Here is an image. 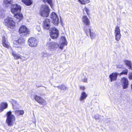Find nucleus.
<instances>
[{
  "mask_svg": "<svg viewBox=\"0 0 132 132\" xmlns=\"http://www.w3.org/2000/svg\"><path fill=\"white\" fill-rule=\"evenodd\" d=\"M80 89L82 90H84L85 89V87L84 86H80Z\"/></svg>",
  "mask_w": 132,
  "mask_h": 132,
  "instance_id": "nucleus-37",
  "label": "nucleus"
},
{
  "mask_svg": "<svg viewBox=\"0 0 132 132\" xmlns=\"http://www.w3.org/2000/svg\"><path fill=\"white\" fill-rule=\"evenodd\" d=\"M13 43L14 47L21 50L22 46L25 43V40L23 38H20L18 40H14Z\"/></svg>",
  "mask_w": 132,
  "mask_h": 132,
  "instance_id": "nucleus-5",
  "label": "nucleus"
},
{
  "mask_svg": "<svg viewBox=\"0 0 132 132\" xmlns=\"http://www.w3.org/2000/svg\"><path fill=\"white\" fill-rule=\"evenodd\" d=\"M7 116L6 122L9 126H12L13 122L15 120V117L12 114V112L10 111L7 112Z\"/></svg>",
  "mask_w": 132,
  "mask_h": 132,
  "instance_id": "nucleus-6",
  "label": "nucleus"
},
{
  "mask_svg": "<svg viewBox=\"0 0 132 132\" xmlns=\"http://www.w3.org/2000/svg\"><path fill=\"white\" fill-rule=\"evenodd\" d=\"M124 62L126 65L129 67L128 68L132 70V65L131 62L128 60H125Z\"/></svg>",
  "mask_w": 132,
  "mask_h": 132,
  "instance_id": "nucleus-25",
  "label": "nucleus"
},
{
  "mask_svg": "<svg viewBox=\"0 0 132 132\" xmlns=\"http://www.w3.org/2000/svg\"><path fill=\"white\" fill-rule=\"evenodd\" d=\"M28 44L29 46L30 47H36L37 45L38 42L36 38L34 37H31L28 39Z\"/></svg>",
  "mask_w": 132,
  "mask_h": 132,
  "instance_id": "nucleus-11",
  "label": "nucleus"
},
{
  "mask_svg": "<svg viewBox=\"0 0 132 132\" xmlns=\"http://www.w3.org/2000/svg\"><path fill=\"white\" fill-rule=\"evenodd\" d=\"M82 21L83 24L86 26H88L90 24V21L87 17L86 15H84L82 17Z\"/></svg>",
  "mask_w": 132,
  "mask_h": 132,
  "instance_id": "nucleus-16",
  "label": "nucleus"
},
{
  "mask_svg": "<svg viewBox=\"0 0 132 132\" xmlns=\"http://www.w3.org/2000/svg\"><path fill=\"white\" fill-rule=\"evenodd\" d=\"M8 107V104L6 102H3L0 104V112L3 111Z\"/></svg>",
  "mask_w": 132,
  "mask_h": 132,
  "instance_id": "nucleus-20",
  "label": "nucleus"
},
{
  "mask_svg": "<svg viewBox=\"0 0 132 132\" xmlns=\"http://www.w3.org/2000/svg\"><path fill=\"white\" fill-rule=\"evenodd\" d=\"M119 75V73L117 72H113L110 74L109 76V78L110 81L112 82L116 81Z\"/></svg>",
  "mask_w": 132,
  "mask_h": 132,
  "instance_id": "nucleus-15",
  "label": "nucleus"
},
{
  "mask_svg": "<svg viewBox=\"0 0 132 132\" xmlns=\"http://www.w3.org/2000/svg\"><path fill=\"white\" fill-rule=\"evenodd\" d=\"M83 11H85L86 12L87 15H88L89 14V10L86 7H85Z\"/></svg>",
  "mask_w": 132,
  "mask_h": 132,
  "instance_id": "nucleus-32",
  "label": "nucleus"
},
{
  "mask_svg": "<svg viewBox=\"0 0 132 132\" xmlns=\"http://www.w3.org/2000/svg\"><path fill=\"white\" fill-rule=\"evenodd\" d=\"M34 98L36 102L43 106L47 104L46 102L45 99L37 95L34 96Z\"/></svg>",
  "mask_w": 132,
  "mask_h": 132,
  "instance_id": "nucleus-10",
  "label": "nucleus"
},
{
  "mask_svg": "<svg viewBox=\"0 0 132 132\" xmlns=\"http://www.w3.org/2000/svg\"><path fill=\"white\" fill-rule=\"evenodd\" d=\"M21 9V7L17 4L13 5L11 6V11L14 14V17L16 19L15 20L18 22H19L23 18V15L20 12Z\"/></svg>",
  "mask_w": 132,
  "mask_h": 132,
  "instance_id": "nucleus-2",
  "label": "nucleus"
},
{
  "mask_svg": "<svg viewBox=\"0 0 132 132\" xmlns=\"http://www.w3.org/2000/svg\"><path fill=\"white\" fill-rule=\"evenodd\" d=\"M128 72V70L127 69H125L123 70L121 73H119V75L120 76H121L122 75H127Z\"/></svg>",
  "mask_w": 132,
  "mask_h": 132,
  "instance_id": "nucleus-31",
  "label": "nucleus"
},
{
  "mask_svg": "<svg viewBox=\"0 0 132 132\" xmlns=\"http://www.w3.org/2000/svg\"><path fill=\"white\" fill-rule=\"evenodd\" d=\"M59 35L58 30L55 28H52L50 30V35L53 39L57 38Z\"/></svg>",
  "mask_w": 132,
  "mask_h": 132,
  "instance_id": "nucleus-7",
  "label": "nucleus"
},
{
  "mask_svg": "<svg viewBox=\"0 0 132 132\" xmlns=\"http://www.w3.org/2000/svg\"><path fill=\"white\" fill-rule=\"evenodd\" d=\"M100 116H99L98 114H96L95 116V119L96 120L98 119L99 118Z\"/></svg>",
  "mask_w": 132,
  "mask_h": 132,
  "instance_id": "nucleus-35",
  "label": "nucleus"
},
{
  "mask_svg": "<svg viewBox=\"0 0 132 132\" xmlns=\"http://www.w3.org/2000/svg\"><path fill=\"white\" fill-rule=\"evenodd\" d=\"M89 31L90 33V37L92 39L95 38L97 37V35L94 32L91 31L90 29H89Z\"/></svg>",
  "mask_w": 132,
  "mask_h": 132,
  "instance_id": "nucleus-23",
  "label": "nucleus"
},
{
  "mask_svg": "<svg viewBox=\"0 0 132 132\" xmlns=\"http://www.w3.org/2000/svg\"><path fill=\"white\" fill-rule=\"evenodd\" d=\"M36 29L38 32L40 31L41 30V29L39 26H37L36 27Z\"/></svg>",
  "mask_w": 132,
  "mask_h": 132,
  "instance_id": "nucleus-34",
  "label": "nucleus"
},
{
  "mask_svg": "<svg viewBox=\"0 0 132 132\" xmlns=\"http://www.w3.org/2000/svg\"><path fill=\"white\" fill-rule=\"evenodd\" d=\"M22 2L27 6L30 5L32 3V1L31 0H22Z\"/></svg>",
  "mask_w": 132,
  "mask_h": 132,
  "instance_id": "nucleus-24",
  "label": "nucleus"
},
{
  "mask_svg": "<svg viewBox=\"0 0 132 132\" xmlns=\"http://www.w3.org/2000/svg\"><path fill=\"white\" fill-rule=\"evenodd\" d=\"M2 14V13L1 12H0V16H1Z\"/></svg>",
  "mask_w": 132,
  "mask_h": 132,
  "instance_id": "nucleus-39",
  "label": "nucleus"
},
{
  "mask_svg": "<svg viewBox=\"0 0 132 132\" xmlns=\"http://www.w3.org/2000/svg\"><path fill=\"white\" fill-rule=\"evenodd\" d=\"M50 18L52 20V23L55 25H57L59 23V17L55 12H53L51 13Z\"/></svg>",
  "mask_w": 132,
  "mask_h": 132,
  "instance_id": "nucleus-8",
  "label": "nucleus"
},
{
  "mask_svg": "<svg viewBox=\"0 0 132 132\" xmlns=\"http://www.w3.org/2000/svg\"><path fill=\"white\" fill-rule=\"evenodd\" d=\"M121 83L123 89L127 88L129 85V81L128 79L125 77L121 78Z\"/></svg>",
  "mask_w": 132,
  "mask_h": 132,
  "instance_id": "nucleus-13",
  "label": "nucleus"
},
{
  "mask_svg": "<svg viewBox=\"0 0 132 132\" xmlns=\"http://www.w3.org/2000/svg\"><path fill=\"white\" fill-rule=\"evenodd\" d=\"M114 35L116 40L119 41L121 39V35L120 32V30L118 26H116L115 28Z\"/></svg>",
  "mask_w": 132,
  "mask_h": 132,
  "instance_id": "nucleus-9",
  "label": "nucleus"
},
{
  "mask_svg": "<svg viewBox=\"0 0 132 132\" xmlns=\"http://www.w3.org/2000/svg\"><path fill=\"white\" fill-rule=\"evenodd\" d=\"M67 43L64 37L62 36L60 38V43L58 44L55 42H52L48 44V49L52 52L55 51L58 48V47L61 50L63 49L65 45H67Z\"/></svg>",
  "mask_w": 132,
  "mask_h": 132,
  "instance_id": "nucleus-1",
  "label": "nucleus"
},
{
  "mask_svg": "<svg viewBox=\"0 0 132 132\" xmlns=\"http://www.w3.org/2000/svg\"><path fill=\"white\" fill-rule=\"evenodd\" d=\"M11 102L12 105L14 110L19 109L21 107L19 104L16 101L13 100H12Z\"/></svg>",
  "mask_w": 132,
  "mask_h": 132,
  "instance_id": "nucleus-18",
  "label": "nucleus"
},
{
  "mask_svg": "<svg viewBox=\"0 0 132 132\" xmlns=\"http://www.w3.org/2000/svg\"><path fill=\"white\" fill-rule=\"evenodd\" d=\"M54 87H55L56 86H54Z\"/></svg>",
  "mask_w": 132,
  "mask_h": 132,
  "instance_id": "nucleus-40",
  "label": "nucleus"
},
{
  "mask_svg": "<svg viewBox=\"0 0 132 132\" xmlns=\"http://www.w3.org/2000/svg\"><path fill=\"white\" fill-rule=\"evenodd\" d=\"M51 55L50 54L47 53L46 51L42 52L41 53V56L42 57H46L48 58Z\"/></svg>",
  "mask_w": 132,
  "mask_h": 132,
  "instance_id": "nucleus-27",
  "label": "nucleus"
},
{
  "mask_svg": "<svg viewBox=\"0 0 132 132\" xmlns=\"http://www.w3.org/2000/svg\"><path fill=\"white\" fill-rule=\"evenodd\" d=\"M122 67V65H117V68H121Z\"/></svg>",
  "mask_w": 132,
  "mask_h": 132,
  "instance_id": "nucleus-38",
  "label": "nucleus"
},
{
  "mask_svg": "<svg viewBox=\"0 0 132 132\" xmlns=\"http://www.w3.org/2000/svg\"><path fill=\"white\" fill-rule=\"evenodd\" d=\"M78 1L81 4L83 5L88 3L90 2L89 0H78Z\"/></svg>",
  "mask_w": 132,
  "mask_h": 132,
  "instance_id": "nucleus-28",
  "label": "nucleus"
},
{
  "mask_svg": "<svg viewBox=\"0 0 132 132\" xmlns=\"http://www.w3.org/2000/svg\"><path fill=\"white\" fill-rule=\"evenodd\" d=\"M2 44L4 47L7 48H9L11 47L7 38H6L4 37H3Z\"/></svg>",
  "mask_w": 132,
  "mask_h": 132,
  "instance_id": "nucleus-17",
  "label": "nucleus"
},
{
  "mask_svg": "<svg viewBox=\"0 0 132 132\" xmlns=\"http://www.w3.org/2000/svg\"><path fill=\"white\" fill-rule=\"evenodd\" d=\"M50 9L46 5H42L40 9L39 14L43 17H48L49 15Z\"/></svg>",
  "mask_w": 132,
  "mask_h": 132,
  "instance_id": "nucleus-4",
  "label": "nucleus"
},
{
  "mask_svg": "<svg viewBox=\"0 0 132 132\" xmlns=\"http://www.w3.org/2000/svg\"><path fill=\"white\" fill-rule=\"evenodd\" d=\"M129 78L130 79H132V73H130L129 75Z\"/></svg>",
  "mask_w": 132,
  "mask_h": 132,
  "instance_id": "nucleus-36",
  "label": "nucleus"
},
{
  "mask_svg": "<svg viewBox=\"0 0 132 132\" xmlns=\"http://www.w3.org/2000/svg\"><path fill=\"white\" fill-rule=\"evenodd\" d=\"M56 87H57L58 89L61 90H65L67 88L66 86L63 84H61Z\"/></svg>",
  "mask_w": 132,
  "mask_h": 132,
  "instance_id": "nucleus-29",
  "label": "nucleus"
},
{
  "mask_svg": "<svg viewBox=\"0 0 132 132\" xmlns=\"http://www.w3.org/2000/svg\"><path fill=\"white\" fill-rule=\"evenodd\" d=\"M11 53L14 58L15 59L17 60L19 59H23V57L21 55H19V54H16L15 52L13 50H12V51ZM24 59H23L24 60L27 59V58H25L24 57Z\"/></svg>",
  "mask_w": 132,
  "mask_h": 132,
  "instance_id": "nucleus-19",
  "label": "nucleus"
},
{
  "mask_svg": "<svg viewBox=\"0 0 132 132\" xmlns=\"http://www.w3.org/2000/svg\"><path fill=\"white\" fill-rule=\"evenodd\" d=\"M4 23L8 29H13L15 27V23L13 19L8 16L4 20Z\"/></svg>",
  "mask_w": 132,
  "mask_h": 132,
  "instance_id": "nucleus-3",
  "label": "nucleus"
},
{
  "mask_svg": "<svg viewBox=\"0 0 132 132\" xmlns=\"http://www.w3.org/2000/svg\"><path fill=\"white\" fill-rule=\"evenodd\" d=\"M50 21L49 19H45L43 21V27L45 29L48 30L50 27Z\"/></svg>",
  "mask_w": 132,
  "mask_h": 132,
  "instance_id": "nucleus-14",
  "label": "nucleus"
},
{
  "mask_svg": "<svg viewBox=\"0 0 132 132\" xmlns=\"http://www.w3.org/2000/svg\"><path fill=\"white\" fill-rule=\"evenodd\" d=\"M87 78L85 76L84 78L82 79V80L84 82H87Z\"/></svg>",
  "mask_w": 132,
  "mask_h": 132,
  "instance_id": "nucleus-33",
  "label": "nucleus"
},
{
  "mask_svg": "<svg viewBox=\"0 0 132 132\" xmlns=\"http://www.w3.org/2000/svg\"><path fill=\"white\" fill-rule=\"evenodd\" d=\"M87 96V95L84 92L81 93V95L79 98V100L80 101L84 100Z\"/></svg>",
  "mask_w": 132,
  "mask_h": 132,
  "instance_id": "nucleus-22",
  "label": "nucleus"
},
{
  "mask_svg": "<svg viewBox=\"0 0 132 132\" xmlns=\"http://www.w3.org/2000/svg\"><path fill=\"white\" fill-rule=\"evenodd\" d=\"M19 32L20 34H22V35L25 36L27 34L29 33V30L26 27L24 26H21L19 29Z\"/></svg>",
  "mask_w": 132,
  "mask_h": 132,
  "instance_id": "nucleus-12",
  "label": "nucleus"
},
{
  "mask_svg": "<svg viewBox=\"0 0 132 132\" xmlns=\"http://www.w3.org/2000/svg\"><path fill=\"white\" fill-rule=\"evenodd\" d=\"M14 111V112L15 114L17 117L20 115H23L24 113V111L23 110H16Z\"/></svg>",
  "mask_w": 132,
  "mask_h": 132,
  "instance_id": "nucleus-21",
  "label": "nucleus"
},
{
  "mask_svg": "<svg viewBox=\"0 0 132 132\" xmlns=\"http://www.w3.org/2000/svg\"><path fill=\"white\" fill-rule=\"evenodd\" d=\"M43 1L45 3L46 2H47L50 4L51 7L52 8L53 5L52 3V0H43Z\"/></svg>",
  "mask_w": 132,
  "mask_h": 132,
  "instance_id": "nucleus-30",
  "label": "nucleus"
},
{
  "mask_svg": "<svg viewBox=\"0 0 132 132\" xmlns=\"http://www.w3.org/2000/svg\"><path fill=\"white\" fill-rule=\"evenodd\" d=\"M12 0H4V4L7 7L9 6V5H11Z\"/></svg>",
  "mask_w": 132,
  "mask_h": 132,
  "instance_id": "nucleus-26",
  "label": "nucleus"
}]
</instances>
